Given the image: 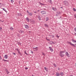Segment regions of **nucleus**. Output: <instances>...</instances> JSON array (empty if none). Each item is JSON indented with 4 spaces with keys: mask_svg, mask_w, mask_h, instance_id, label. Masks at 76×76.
I'll list each match as a JSON object with an SVG mask.
<instances>
[{
    "mask_svg": "<svg viewBox=\"0 0 76 76\" xmlns=\"http://www.w3.org/2000/svg\"><path fill=\"white\" fill-rule=\"evenodd\" d=\"M67 43H68V44H69L70 45H72V46L74 47H76V46L75 45H74V44L72 43V42H68Z\"/></svg>",
    "mask_w": 76,
    "mask_h": 76,
    "instance_id": "f03ea898",
    "label": "nucleus"
},
{
    "mask_svg": "<svg viewBox=\"0 0 76 76\" xmlns=\"http://www.w3.org/2000/svg\"><path fill=\"white\" fill-rule=\"evenodd\" d=\"M0 59H1H1H2V58H1V56H0Z\"/></svg>",
    "mask_w": 76,
    "mask_h": 76,
    "instance_id": "37998d69",
    "label": "nucleus"
},
{
    "mask_svg": "<svg viewBox=\"0 0 76 76\" xmlns=\"http://www.w3.org/2000/svg\"><path fill=\"white\" fill-rule=\"evenodd\" d=\"M74 16H75V18L76 19V14H75L74 15Z\"/></svg>",
    "mask_w": 76,
    "mask_h": 76,
    "instance_id": "ea45409f",
    "label": "nucleus"
},
{
    "mask_svg": "<svg viewBox=\"0 0 76 76\" xmlns=\"http://www.w3.org/2000/svg\"><path fill=\"white\" fill-rule=\"evenodd\" d=\"M44 10H46L45 9H44Z\"/></svg>",
    "mask_w": 76,
    "mask_h": 76,
    "instance_id": "13d9d810",
    "label": "nucleus"
},
{
    "mask_svg": "<svg viewBox=\"0 0 76 76\" xmlns=\"http://www.w3.org/2000/svg\"><path fill=\"white\" fill-rule=\"evenodd\" d=\"M2 61H6V62H8L9 60H5L4 59H3L2 60Z\"/></svg>",
    "mask_w": 76,
    "mask_h": 76,
    "instance_id": "ddd939ff",
    "label": "nucleus"
},
{
    "mask_svg": "<svg viewBox=\"0 0 76 76\" xmlns=\"http://www.w3.org/2000/svg\"><path fill=\"white\" fill-rule=\"evenodd\" d=\"M19 32L20 34H22L24 32V31H23L22 30H20L19 31Z\"/></svg>",
    "mask_w": 76,
    "mask_h": 76,
    "instance_id": "0eeeda50",
    "label": "nucleus"
},
{
    "mask_svg": "<svg viewBox=\"0 0 76 76\" xmlns=\"http://www.w3.org/2000/svg\"><path fill=\"white\" fill-rule=\"evenodd\" d=\"M56 37H57V38H59V37H60V36H58V35H56Z\"/></svg>",
    "mask_w": 76,
    "mask_h": 76,
    "instance_id": "72a5a7b5",
    "label": "nucleus"
},
{
    "mask_svg": "<svg viewBox=\"0 0 76 76\" xmlns=\"http://www.w3.org/2000/svg\"><path fill=\"white\" fill-rule=\"evenodd\" d=\"M32 76H34V75H32Z\"/></svg>",
    "mask_w": 76,
    "mask_h": 76,
    "instance_id": "bf43d9fd",
    "label": "nucleus"
},
{
    "mask_svg": "<svg viewBox=\"0 0 76 76\" xmlns=\"http://www.w3.org/2000/svg\"><path fill=\"white\" fill-rule=\"evenodd\" d=\"M33 48V49L34 50H35V51H37V48H38V47H37L36 48Z\"/></svg>",
    "mask_w": 76,
    "mask_h": 76,
    "instance_id": "2eb2a0df",
    "label": "nucleus"
},
{
    "mask_svg": "<svg viewBox=\"0 0 76 76\" xmlns=\"http://www.w3.org/2000/svg\"><path fill=\"white\" fill-rule=\"evenodd\" d=\"M11 3H13L14 2V1H13V0H11Z\"/></svg>",
    "mask_w": 76,
    "mask_h": 76,
    "instance_id": "473e14b6",
    "label": "nucleus"
},
{
    "mask_svg": "<svg viewBox=\"0 0 76 76\" xmlns=\"http://www.w3.org/2000/svg\"><path fill=\"white\" fill-rule=\"evenodd\" d=\"M39 10H38V12H39Z\"/></svg>",
    "mask_w": 76,
    "mask_h": 76,
    "instance_id": "4d7b16f0",
    "label": "nucleus"
},
{
    "mask_svg": "<svg viewBox=\"0 0 76 76\" xmlns=\"http://www.w3.org/2000/svg\"><path fill=\"white\" fill-rule=\"evenodd\" d=\"M39 3H40V4L42 5H43V6H44V5H45V4H42V3H41L40 2H39Z\"/></svg>",
    "mask_w": 76,
    "mask_h": 76,
    "instance_id": "393cba45",
    "label": "nucleus"
},
{
    "mask_svg": "<svg viewBox=\"0 0 76 76\" xmlns=\"http://www.w3.org/2000/svg\"><path fill=\"white\" fill-rule=\"evenodd\" d=\"M1 13H2V12H0V14H1Z\"/></svg>",
    "mask_w": 76,
    "mask_h": 76,
    "instance_id": "864d4df0",
    "label": "nucleus"
},
{
    "mask_svg": "<svg viewBox=\"0 0 76 76\" xmlns=\"http://www.w3.org/2000/svg\"><path fill=\"white\" fill-rule=\"evenodd\" d=\"M16 50L17 51H18V54H20V56H22V54L21 53H20V51L19 50V49L18 48H16Z\"/></svg>",
    "mask_w": 76,
    "mask_h": 76,
    "instance_id": "7ed1b4c3",
    "label": "nucleus"
},
{
    "mask_svg": "<svg viewBox=\"0 0 76 76\" xmlns=\"http://www.w3.org/2000/svg\"><path fill=\"white\" fill-rule=\"evenodd\" d=\"M42 55H43V56H45V53H44L43 52L42 53Z\"/></svg>",
    "mask_w": 76,
    "mask_h": 76,
    "instance_id": "cd10ccee",
    "label": "nucleus"
},
{
    "mask_svg": "<svg viewBox=\"0 0 76 76\" xmlns=\"http://www.w3.org/2000/svg\"><path fill=\"white\" fill-rule=\"evenodd\" d=\"M28 15H30V16H32V13L31 12L28 13Z\"/></svg>",
    "mask_w": 76,
    "mask_h": 76,
    "instance_id": "a211bd4d",
    "label": "nucleus"
},
{
    "mask_svg": "<svg viewBox=\"0 0 76 76\" xmlns=\"http://www.w3.org/2000/svg\"><path fill=\"white\" fill-rule=\"evenodd\" d=\"M75 36H76V33H75Z\"/></svg>",
    "mask_w": 76,
    "mask_h": 76,
    "instance_id": "5fc2aeb1",
    "label": "nucleus"
},
{
    "mask_svg": "<svg viewBox=\"0 0 76 76\" xmlns=\"http://www.w3.org/2000/svg\"><path fill=\"white\" fill-rule=\"evenodd\" d=\"M56 16H57V15H56Z\"/></svg>",
    "mask_w": 76,
    "mask_h": 76,
    "instance_id": "e2e57ef3",
    "label": "nucleus"
},
{
    "mask_svg": "<svg viewBox=\"0 0 76 76\" xmlns=\"http://www.w3.org/2000/svg\"><path fill=\"white\" fill-rule=\"evenodd\" d=\"M52 9L53 10H56V9L55 8H52Z\"/></svg>",
    "mask_w": 76,
    "mask_h": 76,
    "instance_id": "a878e982",
    "label": "nucleus"
},
{
    "mask_svg": "<svg viewBox=\"0 0 76 76\" xmlns=\"http://www.w3.org/2000/svg\"><path fill=\"white\" fill-rule=\"evenodd\" d=\"M53 65H54V66L55 67H57V66H56V64H53Z\"/></svg>",
    "mask_w": 76,
    "mask_h": 76,
    "instance_id": "58836bf2",
    "label": "nucleus"
},
{
    "mask_svg": "<svg viewBox=\"0 0 76 76\" xmlns=\"http://www.w3.org/2000/svg\"><path fill=\"white\" fill-rule=\"evenodd\" d=\"M17 44L19 45H21V43L20 42H18L17 43Z\"/></svg>",
    "mask_w": 76,
    "mask_h": 76,
    "instance_id": "b1692460",
    "label": "nucleus"
},
{
    "mask_svg": "<svg viewBox=\"0 0 76 76\" xmlns=\"http://www.w3.org/2000/svg\"><path fill=\"white\" fill-rule=\"evenodd\" d=\"M56 76H60V73L58 72H56Z\"/></svg>",
    "mask_w": 76,
    "mask_h": 76,
    "instance_id": "6e6552de",
    "label": "nucleus"
},
{
    "mask_svg": "<svg viewBox=\"0 0 76 76\" xmlns=\"http://www.w3.org/2000/svg\"><path fill=\"white\" fill-rule=\"evenodd\" d=\"M61 8H62V7H61Z\"/></svg>",
    "mask_w": 76,
    "mask_h": 76,
    "instance_id": "680f3d73",
    "label": "nucleus"
},
{
    "mask_svg": "<svg viewBox=\"0 0 76 76\" xmlns=\"http://www.w3.org/2000/svg\"><path fill=\"white\" fill-rule=\"evenodd\" d=\"M61 18V17H60V18Z\"/></svg>",
    "mask_w": 76,
    "mask_h": 76,
    "instance_id": "052dcab7",
    "label": "nucleus"
},
{
    "mask_svg": "<svg viewBox=\"0 0 76 76\" xmlns=\"http://www.w3.org/2000/svg\"><path fill=\"white\" fill-rule=\"evenodd\" d=\"M47 39V40H48V41H50V39Z\"/></svg>",
    "mask_w": 76,
    "mask_h": 76,
    "instance_id": "49530a36",
    "label": "nucleus"
},
{
    "mask_svg": "<svg viewBox=\"0 0 76 76\" xmlns=\"http://www.w3.org/2000/svg\"><path fill=\"white\" fill-rule=\"evenodd\" d=\"M21 15V14L20 13H18V16H22V15Z\"/></svg>",
    "mask_w": 76,
    "mask_h": 76,
    "instance_id": "c85d7f7f",
    "label": "nucleus"
},
{
    "mask_svg": "<svg viewBox=\"0 0 76 76\" xmlns=\"http://www.w3.org/2000/svg\"><path fill=\"white\" fill-rule=\"evenodd\" d=\"M9 73H10V72H9V71L7 72V75H9Z\"/></svg>",
    "mask_w": 76,
    "mask_h": 76,
    "instance_id": "4c0bfd02",
    "label": "nucleus"
},
{
    "mask_svg": "<svg viewBox=\"0 0 76 76\" xmlns=\"http://www.w3.org/2000/svg\"><path fill=\"white\" fill-rule=\"evenodd\" d=\"M58 70H60V68H58Z\"/></svg>",
    "mask_w": 76,
    "mask_h": 76,
    "instance_id": "8fccbe9b",
    "label": "nucleus"
},
{
    "mask_svg": "<svg viewBox=\"0 0 76 76\" xmlns=\"http://www.w3.org/2000/svg\"><path fill=\"white\" fill-rule=\"evenodd\" d=\"M41 13L42 15H46V11H42L41 12Z\"/></svg>",
    "mask_w": 76,
    "mask_h": 76,
    "instance_id": "20e7f679",
    "label": "nucleus"
},
{
    "mask_svg": "<svg viewBox=\"0 0 76 76\" xmlns=\"http://www.w3.org/2000/svg\"><path fill=\"white\" fill-rule=\"evenodd\" d=\"M1 29H2V28H1V27H0V30H1Z\"/></svg>",
    "mask_w": 76,
    "mask_h": 76,
    "instance_id": "09e8293b",
    "label": "nucleus"
},
{
    "mask_svg": "<svg viewBox=\"0 0 76 76\" xmlns=\"http://www.w3.org/2000/svg\"><path fill=\"white\" fill-rule=\"evenodd\" d=\"M2 4L1 3H0V4Z\"/></svg>",
    "mask_w": 76,
    "mask_h": 76,
    "instance_id": "6e6d98bb",
    "label": "nucleus"
},
{
    "mask_svg": "<svg viewBox=\"0 0 76 76\" xmlns=\"http://www.w3.org/2000/svg\"><path fill=\"white\" fill-rule=\"evenodd\" d=\"M46 22H47V21H48V20H49V18H48V17H46Z\"/></svg>",
    "mask_w": 76,
    "mask_h": 76,
    "instance_id": "6ab92c4d",
    "label": "nucleus"
},
{
    "mask_svg": "<svg viewBox=\"0 0 76 76\" xmlns=\"http://www.w3.org/2000/svg\"><path fill=\"white\" fill-rule=\"evenodd\" d=\"M65 53V51H60L59 52V55L61 57H63L64 56V55L63 54V53Z\"/></svg>",
    "mask_w": 76,
    "mask_h": 76,
    "instance_id": "f257e3e1",
    "label": "nucleus"
},
{
    "mask_svg": "<svg viewBox=\"0 0 76 76\" xmlns=\"http://www.w3.org/2000/svg\"><path fill=\"white\" fill-rule=\"evenodd\" d=\"M49 43L50 45L52 44H55V43H54V42L53 41L50 42Z\"/></svg>",
    "mask_w": 76,
    "mask_h": 76,
    "instance_id": "9b49d317",
    "label": "nucleus"
},
{
    "mask_svg": "<svg viewBox=\"0 0 76 76\" xmlns=\"http://www.w3.org/2000/svg\"><path fill=\"white\" fill-rule=\"evenodd\" d=\"M31 53L32 54H33V53H34V52L32 51H31Z\"/></svg>",
    "mask_w": 76,
    "mask_h": 76,
    "instance_id": "a18cd8bd",
    "label": "nucleus"
},
{
    "mask_svg": "<svg viewBox=\"0 0 76 76\" xmlns=\"http://www.w3.org/2000/svg\"><path fill=\"white\" fill-rule=\"evenodd\" d=\"M27 12L28 14L29 13L28 10H27Z\"/></svg>",
    "mask_w": 76,
    "mask_h": 76,
    "instance_id": "c03bdc74",
    "label": "nucleus"
},
{
    "mask_svg": "<svg viewBox=\"0 0 76 76\" xmlns=\"http://www.w3.org/2000/svg\"><path fill=\"white\" fill-rule=\"evenodd\" d=\"M26 20L27 22H29V18L28 17H27L26 18Z\"/></svg>",
    "mask_w": 76,
    "mask_h": 76,
    "instance_id": "dca6fc26",
    "label": "nucleus"
},
{
    "mask_svg": "<svg viewBox=\"0 0 76 76\" xmlns=\"http://www.w3.org/2000/svg\"><path fill=\"white\" fill-rule=\"evenodd\" d=\"M0 22H3V21H1V20H0Z\"/></svg>",
    "mask_w": 76,
    "mask_h": 76,
    "instance_id": "3c124183",
    "label": "nucleus"
},
{
    "mask_svg": "<svg viewBox=\"0 0 76 76\" xmlns=\"http://www.w3.org/2000/svg\"><path fill=\"white\" fill-rule=\"evenodd\" d=\"M49 3H51V2H52V1H51V0H49Z\"/></svg>",
    "mask_w": 76,
    "mask_h": 76,
    "instance_id": "c756f323",
    "label": "nucleus"
},
{
    "mask_svg": "<svg viewBox=\"0 0 76 76\" xmlns=\"http://www.w3.org/2000/svg\"><path fill=\"white\" fill-rule=\"evenodd\" d=\"M72 42H73L74 43L76 42V41L75 40H73V39H72Z\"/></svg>",
    "mask_w": 76,
    "mask_h": 76,
    "instance_id": "412c9836",
    "label": "nucleus"
},
{
    "mask_svg": "<svg viewBox=\"0 0 76 76\" xmlns=\"http://www.w3.org/2000/svg\"><path fill=\"white\" fill-rule=\"evenodd\" d=\"M34 13H37V12H34Z\"/></svg>",
    "mask_w": 76,
    "mask_h": 76,
    "instance_id": "603ef678",
    "label": "nucleus"
},
{
    "mask_svg": "<svg viewBox=\"0 0 76 76\" xmlns=\"http://www.w3.org/2000/svg\"><path fill=\"white\" fill-rule=\"evenodd\" d=\"M45 27H46V28H48V26L47 25V24H45Z\"/></svg>",
    "mask_w": 76,
    "mask_h": 76,
    "instance_id": "f3484780",
    "label": "nucleus"
},
{
    "mask_svg": "<svg viewBox=\"0 0 76 76\" xmlns=\"http://www.w3.org/2000/svg\"><path fill=\"white\" fill-rule=\"evenodd\" d=\"M25 70H28V68L26 67L25 68Z\"/></svg>",
    "mask_w": 76,
    "mask_h": 76,
    "instance_id": "e433bc0d",
    "label": "nucleus"
},
{
    "mask_svg": "<svg viewBox=\"0 0 76 76\" xmlns=\"http://www.w3.org/2000/svg\"><path fill=\"white\" fill-rule=\"evenodd\" d=\"M57 14H58V15H60V14H61V13L59 11L57 12Z\"/></svg>",
    "mask_w": 76,
    "mask_h": 76,
    "instance_id": "5701e85b",
    "label": "nucleus"
},
{
    "mask_svg": "<svg viewBox=\"0 0 76 76\" xmlns=\"http://www.w3.org/2000/svg\"><path fill=\"white\" fill-rule=\"evenodd\" d=\"M38 19H39V20H41V17H38Z\"/></svg>",
    "mask_w": 76,
    "mask_h": 76,
    "instance_id": "2f4dec72",
    "label": "nucleus"
},
{
    "mask_svg": "<svg viewBox=\"0 0 76 76\" xmlns=\"http://www.w3.org/2000/svg\"><path fill=\"white\" fill-rule=\"evenodd\" d=\"M64 4L65 5H66V6H67V5H68V2L66 1H64Z\"/></svg>",
    "mask_w": 76,
    "mask_h": 76,
    "instance_id": "39448f33",
    "label": "nucleus"
},
{
    "mask_svg": "<svg viewBox=\"0 0 76 76\" xmlns=\"http://www.w3.org/2000/svg\"><path fill=\"white\" fill-rule=\"evenodd\" d=\"M2 9L3 10H4V11H5V12H6V13H7V11H6V9L4 8H2Z\"/></svg>",
    "mask_w": 76,
    "mask_h": 76,
    "instance_id": "aec40b11",
    "label": "nucleus"
},
{
    "mask_svg": "<svg viewBox=\"0 0 76 76\" xmlns=\"http://www.w3.org/2000/svg\"><path fill=\"white\" fill-rule=\"evenodd\" d=\"M60 75L61 76H63L64 75V73L63 72L60 73Z\"/></svg>",
    "mask_w": 76,
    "mask_h": 76,
    "instance_id": "4468645a",
    "label": "nucleus"
},
{
    "mask_svg": "<svg viewBox=\"0 0 76 76\" xmlns=\"http://www.w3.org/2000/svg\"><path fill=\"white\" fill-rule=\"evenodd\" d=\"M44 69H45V70H46L47 71V72H48V69H47V67H44Z\"/></svg>",
    "mask_w": 76,
    "mask_h": 76,
    "instance_id": "4be33fe9",
    "label": "nucleus"
},
{
    "mask_svg": "<svg viewBox=\"0 0 76 76\" xmlns=\"http://www.w3.org/2000/svg\"><path fill=\"white\" fill-rule=\"evenodd\" d=\"M73 10L74 11H75V12H76V10L75 8H73Z\"/></svg>",
    "mask_w": 76,
    "mask_h": 76,
    "instance_id": "f704fd0d",
    "label": "nucleus"
},
{
    "mask_svg": "<svg viewBox=\"0 0 76 76\" xmlns=\"http://www.w3.org/2000/svg\"><path fill=\"white\" fill-rule=\"evenodd\" d=\"M1 9H2V8H1Z\"/></svg>",
    "mask_w": 76,
    "mask_h": 76,
    "instance_id": "0e129e2a",
    "label": "nucleus"
},
{
    "mask_svg": "<svg viewBox=\"0 0 76 76\" xmlns=\"http://www.w3.org/2000/svg\"><path fill=\"white\" fill-rule=\"evenodd\" d=\"M5 71L6 72H7L8 71V70H7V69H6Z\"/></svg>",
    "mask_w": 76,
    "mask_h": 76,
    "instance_id": "c9c22d12",
    "label": "nucleus"
},
{
    "mask_svg": "<svg viewBox=\"0 0 76 76\" xmlns=\"http://www.w3.org/2000/svg\"><path fill=\"white\" fill-rule=\"evenodd\" d=\"M25 28H26V29H28V28H29V26H28V25H25Z\"/></svg>",
    "mask_w": 76,
    "mask_h": 76,
    "instance_id": "1a4fd4ad",
    "label": "nucleus"
},
{
    "mask_svg": "<svg viewBox=\"0 0 76 76\" xmlns=\"http://www.w3.org/2000/svg\"><path fill=\"white\" fill-rule=\"evenodd\" d=\"M49 48L50 49V50L51 51V52H53V49L51 47H49Z\"/></svg>",
    "mask_w": 76,
    "mask_h": 76,
    "instance_id": "423d86ee",
    "label": "nucleus"
},
{
    "mask_svg": "<svg viewBox=\"0 0 76 76\" xmlns=\"http://www.w3.org/2000/svg\"><path fill=\"white\" fill-rule=\"evenodd\" d=\"M13 54H14L15 56L16 55V53H13Z\"/></svg>",
    "mask_w": 76,
    "mask_h": 76,
    "instance_id": "79ce46f5",
    "label": "nucleus"
},
{
    "mask_svg": "<svg viewBox=\"0 0 76 76\" xmlns=\"http://www.w3.org/2000/svg\"><path fill=\"white\" fill-rule=\"evenodd\" d=\"M8 56L7 55H5L4 56V58L6 59L7 58Z\"/></svg>",
    "mask_w": 76,
    "mask_h": 76,
    "instance_id": "f8f14e48",
    "label": "nucleus"
},
{
    "mask_svg": "<svg viewBox=\"0 0 76 76\" xmlns=\"http://www.w3.org/2000/svg\"><path fill=\"white\" fill-rule=\"evenodd\" d=\"M74 29L75 31V32H76V27Z\"/></svg>",
    "mask_w": 76,
    "mask_h": 76,
    "instance_id": "a19ab883",
    "label": "nucleus"
},
{
    "mask_svg": "<svg viewBox=\"0 0 76 76\" xmlns=\"http://www.w3.org/2000/svg\"><path fill=\"white\" fill-rule=\"evenodd\" d=\"M24 54H26V55H28V54L26 53V51H25Z\"/></svg>",
    "mask_w": 76,
    "mask_h": 76,
    "instance_id": "bb28decb",
    "label": "nucleus"
},
{
    "mask_svg": "<svg viewBox=\"0 0 76 76\" xmlns=\"http://www.w3.org/2000/svg\"><path fill=\"white\" fill-rule=\"evenodd\" d=\"M52 38H54V36L53 35L52 36Z\"/></svg>",
    "mask_w": 76,
    "mask_h": 76,
    "instance_id": "de8ad7c7",
    "label": "nucleus"
},
{
    "mask_svg": "<svg viewBox=\"0 0 76 76\" xmlns=\"http://www.w3.org/2000/svg\"><path fill=\"white\" fill-rule=\"evenodd\" d=\"M10 29L11 30H13V28L12 27H10Z\"/></svg>",
    "mask_w": 76,
    "mask_h": 76,
    "instance_id": "7c9ffc66",
    "label": "nucleus"
},
{
    "mask_svg": "<svg viewBox=\"0 0 76 76\" xmlns=\"http://www.w3.org/2000/svg\"><path fill=\"white\" fill-rule=\"evenodd\" d=\"M65 54L67 56V57H69V53L67 52H66Z\"/></svg>",
    "mask_w": 76,
    "mask_h": 76,
    "instance_id": "9d476101",
    "label": "nucleus"
}]
</instances>
